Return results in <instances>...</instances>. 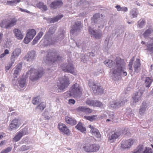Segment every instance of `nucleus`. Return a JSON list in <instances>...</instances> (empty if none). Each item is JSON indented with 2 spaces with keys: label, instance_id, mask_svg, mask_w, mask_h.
Here are the masks:
<instances>
[{
  "label": "nucleus",
  "instance_id": "1",
  "mask_svg": "<svg viewBox=\"0 0 153 153\" xmlns=\"http://www.w3.org/2000/svg\"><path fill=\"white\" fill-rule=\"evenodd\" d=\"M112 74L114 76H118L122 75L126 76L127 75L126 72L124 71L123 67V64L120 59L117 58L116 59V64L114 68H113Z\"/></svg>",
  "mask_w": 153,
  "mask_h": 153
},
{
  "label": "nucleus",
  "instance_id": "2",
  "mask_svg": "<svg viewBox=\"0 0 153 153\" xmlns=\"http://www.w3.org/2000/svg\"><path fill=\"white\" fill-rule=\"evenodd\" d=\"M82 89L79 84L75 83L71 87L70 92L65 93V96L67 97L71 96L77 97L82 94Z\"/></svg>",
  "mask_w": 153,
  "mask_h": 153
},
{
  "label": "nucleus",
  "instance_id": "3",
  "mask_svg": "<svg viewBox=\"0 0 153 153\" xmlns=\"http://www.w3.org/2000/svg\"><path fill=\"white\" fill-rule=\"evenodd\" d=\"M62 60V57L58 55L56 52H49L48 53L47 57L46 63H49L50 64H53L58 63Z\"/></svg>",
  "mask_w": 153,
  "mask_h": 153
},
{
  "label": "nucleus",
  "instance_id": "4",
  "mask_svg": "<svg viewBox=\"0 0 153 153\" xmlns=\"http://www.w3.org/2000/svg\"><path fill=\"white\" fill-rule=\"evenodd\" d=\"M44 73V71L42 68L38 70L32 68L28 71L27 74L28 75V74L30 75V79L32 81H34L42 77Z\"/></svg>",
  "mask_w": 153,
  "mask_h": 153
},
{
  "label": "nucleus",
  "instance_id": "5",
  "mask_svg": "<svg viewBox=\"0 0 153 153\" xmlns=\"http://www.w3.org/2000/svg\"><path fill=\"white\" fill-rule=\"evenodd\" d=\"M60 84L58 85L57 87L58 88L57 89H55V91L56 92H59L58 89L63 90L66 88L70 84L68 78L67 76H65L60 80Z\"/></svg>",
  "mask_w": 153,
  "mask_h": 153
},
{
  "label": "nucleus",
  "instance_id": "6",
  "mask_svg": "<svg viewBox=\"0 0 153 153\" xmlns=\"http://www.w3.org/2000/svg\"><path fill=\"white\" fill-rule=\"evenodd\" d=\"M64 31L59 30L58 34L52 39L51 42H49L51 45H53L57 43H60V42L64 38Z\"/></svg>",
  "mask_w": 153,
  "mask_h": 153
},
{
  "label": "nucleus",
  "instance_id": "7",
  "mask_svg": "<svg viewBox=\"0 0 153 153\" xmlns=\"http://www.w3.org/2000/svg\"><path fill=\"white\" fill-rule=\"evenodd\" d=\"M127 100L125 97L121 98L120 99L113 101L110 102V104L111 107L114 108H119L124 105Z\"/></svg>",
  "mask_w": 153,
  "mask_h": 153
},
{
  "label": "nucleus",
  "instance_id": "8",
  "mask_svg": "<svg viewBox=\"0 0 153 153\" xmlns=\"http://www.w3.org/2000/svg\"><path fill=\"white\" fill-rule=\"evenodd\" d=\"M88 84L89 87L94 93H103V91L102 88L100 86L97 85L94 82L89 81Z\"/></svg>",
  "mask_w": 153,
  "mask_h": 153
},
{
  "label": "nucleus",
  "instance_id": "9",
  "mask_svg": "<svg viewBox=\"0 0 153 153\" xmlns=\"http://www.w3.org/2000/svg\"><path fill=\"white\" fill-rule=\"evenodd\" d=\"M66 66V64L62 65V69L64 71L72 74L74 75L76 74V70L74 69L73 65L71 63H69Z\"/></svg>",
  "mask_w": 153,
  "mask_h": 153
},
{
  "label": "nucleus",
  "instance_id": "10",
  "mask_svg": "<svg viewBox=\"0 0 153 153\" xmlns=\"http://www.w3.org/2000/svg\"><path fill=\"white\" fill-rule=\"evenodd\" d=\"M99 148L100 147L98 145L95 144H89L83 147L84 150L87 152H96L99 150Z\"/></svg>",
  "mask_w": 153,
  "mask_h": 153
},
{
  "label": "nucleus",
  "instance_id": "11",
  "mask_svg": "<svg viewBox=\"0 0 153 153\" xmlns=\"http://www.w3.org/2000/svg\"><path fill=\"white\" fill-rule=\"evenodd\" d=\"M120 135L121 132L120 131H113L108 136V141L110 143H114Z\"/></svg>",
  "mask_w": 153,
  "mask_h": 153
},
{
  "label": "nucleus",
  "instance_id": "12",
  "mask_svg": "<svg viewBox=\"0 0 153 153\" xmlns=\"http://www.w3.org/2000/svg\"><path fill=\"white\" fill-rule=\"evenodd\" d=\"M58 128L60 132L67 135H69L70 134L71 131L65 124L62 123H59Z\"/></svg>",
  "mask_w": 153,
  "mask_h": 153
},
{
  "label": "nucleus",
  "instance_id": "13",
  "mask_svg": "<svg viewBox=\"0 0 153 153\" xmlns=\"http://www.w3.org/2000/svg\"><path fill=\"white\" fill-rule=\"evenodd\" d=\"M134 141L132 139L127 140H123L121 143V148L122 149H128L133 144Z\"/></svg>",
  "mask_w": 153,
  "mask_h": 153
},
{
  "label": "nucleus",
  "instance_id": "14",
  "mask_svg": "<svg viewBox=\"0 0 153 153\" xmlns=\"http://www.w3.org/2000/svg\"><path fill=\"white\" fill-rule=\"evenodd\" d=\"M88 29L89 33L96 39H99L101 37L102 33L101 30L95 31L90 27H88Z\"/></svg>",
  "mask_w": 153,
  "mask_h": 153
},
{
  "label": "nucleus",
  "instance_id": "15",
  "mask_svg": "<svg viewBox=\"0 0 153 153\" xmlns=\"http://www.w3.org/2000/svg\"><path fill=\"white\" fill-rule=\"evenodd\" d=\"M20 120L18 119L13 120L11 122L9 125L11 130H15L19 127L21 124Z\"/></svg>",
  "mask_w": 153,
  "mask_h": 153
},
{
  "label": "nucleus",
  "instance_id": "16",
  "mask_svg": "<svg viewBox=\"0 0 153 153\" xmlns=\"http://www.w3.org/2000/svg\"><path fill=\"white\" fill-rule=\"evenodd\" d=\"M142 88V90H140L139 92H135L132 97L133 101L135 102H137L139 100H140L142 98V95L144 91V88Z\"/></svg>",
  "mask_w": 153,
  "mask_h": 153
},
{
  "label": "nucleus",
  "instance_id": "17",
  "mask_svg": "<svg viewBox=\"0 0 153 153\" xmlns=\"http://www.w3.org/2000/svg\"><path fill=\"white\" fill-rule=\"evenodd\" d=\"M148 104L146 102H143L139 109V113L141 115H143L146 110L148 109Z\"/></svg>",
  "mask_w": 153,
  "mask_h": 153
},
{
  "label": "nucleus",
  "instance_id": "18",
  "mask_svg": "<svg viewBox=\"0 0 153 153\" xmlns=\"http://www.w3.org/2000/svg\"><path fill=\"white\" fill-rule=\"evenodd\" d=\"M62 4V2L60 1L56 0L52 2L50 5L51 8L53 9L60 7Z\"/></svg>",
  "mask_w": 153,
  "mask_h": 153
},
{
  "label": "nucleus",
  "instance_id": "19",
  "mask_svg": "<svg viewBox=\"0 0 153 153\" xmlns=\"http://www.w3.org/2000/svg\"><path fill=\"white\" fill-rule=\"evenodd\" d=\"M81 23L79 22H75V24L72 26L71 29L70 31L71 33L73 34L75 32L79 30L81 27Z\"/></svg>",
  "mask_w": 153,
  "mask_h": 153
},
{
  "label": "nucleus",
  "instance_id": "20",
  "mask_svg": "<svg viewBox=\"0 0 153 153\" xmlns=\"http://www.w3.org/2000/svg\"><path fill=\"white\" fill-rule=\"evenodd\" d=\"M88 127L91 128V132L93 135L95 136L97 138H100L101 137V134L99 131L96 128L91 125H89Z\"/></svg>",
  "mask_w": 153,
  "mask_h": 153
},
{
  "label": "nucleus",
  "instance_id": "21",
  "mask_svg": "<svg viewBox=\"0 0 153 153\" xmlns=\"http://www.w3.org/2000/svg\"><path fill=\"white\" fill-rule=\"evenodd\" d=\"M18 21V19L16 17L11 18L7 20L8 26L10 28L15 25Z\"/></svg>",
  "mask_w": 153,
  "mask_h": 153
},
{
  "label": "nucleus",
  "instance_id": "22",
  "mask_svg": "<svg viewBox=\"0 0 153 153\" xmlns=\"http://www.w3.org/2000/svg\"><path fill=\"white\" fill-rule=\"evenodd\" d=\"M65 120L67 123L72 126L75 125L77 123L76 121L73 118L68 116H66L65 117Z\"/></svg>",
  "mask_w": 153,
  "mask_h": 153
},
{
  "label": "nucleus",
  "instance_id": "23",
  "mask_svg": "<svg viewBox=\"0 0 153 153\" xmlns=\"http://www.w3.org/2000/svg\"><path fill=\"white\" fill-rule=\"evenodd\" d=\"M22 63H19L16 67V69L14 73V78H16L17 75L19 74L21 71L22 68Z\"/></svg>",
  "mask_w": 153,
  "mask_h": 153
},
{
  "label": "nucleus",
  "instance_id": "24",
  "mask_svg": "<svg viewBox=\"0 0 153 153\" xmlns=\"http://www.w3.org/2000/svg\"><path fill=\"white\" fill-rule=\"evenodd\" d=\"M15 36L18 39H21L23 38V36L22 34L21 31L18 29L15 28L13 30Z\"/></svg>",
  "mask_w": 153,
  "mask_h": 153
},
{
  "label": "nucleus",
  "instance_id": "25",
  "mask_svg": "<svg viewBox=\"0 0 153 153\" xmlns=\"http://www.w3.org/2000/svg\"><path fill=\"white\" fill-rule=\"evenodd\" d=\"M21 50L20 48H16L13 51L11 55V58L14 59L17 58L20 54Z\"/></svg>",
  "mask_w": 153,
  "mask_h": 153
},
{
  "label": "nucleus",
  "instance_id": "26",
  "mask_svg": "<svg viewBox=\"0 0 153 153\" xmlns=\"http://www.w3.org/2000/svg\"><path fill=\"white\" fill-rule=\"evenodd\" d=\"M35 52L34 51H32L29 52L26 55V57L27 58V61L32 60L35 57Z\"/></svg>",
  "mask_w": 153,
  "mask_h": 153
},
{
  "label": "nucleus",
  "instance_id": "27",
  "mask_svg": "<svg viewBox=\"0 0 153 153\" xmlns=\"http://www.w3.org/2000/svg\"><path fill=\"white\" fill-rule=\"evenodd\" d=\"M24 135L23 131H21L18 132L16 133V136L13 138V140L15 142L18 141Z\"/></svg>",
  "mask_w": 153,
  "mask_h": 153
},
{
  "label": "nucleus",
  "instance_id": "28",
  "mask_svg": "<svg viewBox=\"0 0 153 153\" xmlns=\"http://www.w3.org/2000/svg\"><path fill=\"white\" fill-rule=\"evenodd\" d=\"M143 145H140L131 153H143Z\"/></svg>",
  "mask_w": 153,
  "mask_h": 153
},
{
  "label": "nucleus",
  "instance_id": "29",
  "mask_svg": "<svg viewBox=\"0 0 153 153\" xmlns=\"http://www.w3.org/2000/svg\"><path fill=\"white\" fill-rule=\"evenodd\" d=\"M36 34V32L34 29H31L27 31V36L30 37V39H32Z\"/></svg>",
  "mask_w": 153,
  "mask_h": 153
},
{
  "label": "nucleus",
  "instance_id": "30",
  "mask_svg": "<svg viewBox=\"0 0 153 153\" xmlns=\"http://www.w3.org/2000/svg\"><path fill=\"white\" fill-rule=\"evenodd\" d=\"M104 64L107 66L108 67H109L111 68L112 67L113 65H114V68L115 66V65L116 64L115 63H114L113 62V61L112 60H105L104 62ZM112 68V69H111V71H112V73L113 72V70H112V69L113 68Z\"/></svg>",
  "mask_w": 153,
  "mask_h": 153
},
{
  "label": "nucleus",
  "instance_id": "31",
  "mask_svg": "<svg viewBox=\"0 0 153 153\" xmlns=\"http://www.w3.org/2000/svg\"><path fill=\"white\" fill-rule=\"evenodd\" d=\"M43 33L42 32H40L37 36L35 37L34 39H33V42L32 44L33 45H34L36 44L39 39L42 37L43 35Z\"/></svg>",
  "mask_w": 153,
  "mask_h": 153
},
{
  "label": "nucleus",
  "instance_id": "32",
  "mask_svg": "<svg viewBox=\"0 0 153 153\" xmlns=\"http://www.w3.org/2000/svg\"><path fill=\"white\" fill-rule=\"evenodd\" d=\"M153 32V29L152 28H149L145 31L143 35L144 37L146 38L149 36Z\"/></svg>",
  "mask_w": 153,
  "mask_h": 153
},
{
  "label": "nucleus",
  "instance_id": "33",
  "mask_svg": "<svg viewBox=\"0 0 153 153\" xmlns=\"http://www.w3.org/2000/svg\"><path fill=\"white\" fill-rule=\"evenodd\" d=\"M63 17L62 15H59L55 17L50 18L49 19L50 23H53L57 22Z\"/></svg>",
  "mask_w": 153,
  "mask_h": 153
},
{
  "label": "nucleus",
  "instance_id": "34",
  "mask_svg": "<svg viewBox=\"0 0 153 153\" xmlns=\"http://www.w3.org/2000/svg\"><path fill=\"white\" fill-rule=\"evenodd\" d=\"M76 128L82 132H83L86 130L85 128L83 126L81 122L78 123L76 126Z\"/></svg>",
  "mask_w": 153,
  "mask_h": 153
},
{
  "label": "nucleus",
  "instance_id": "35",
  "mask_svg": "<svg viewBox=\"0 0 153 153\" xmlns=\"http://www.w3.org/2000/svg\"><path fill=\"white\" fill-rule=\"evenodd\" d=\"M37 7L42 10L46 11L47 10V6L42 2H39L36 4Z\"/></svg>",
  "mask_w": 153,
  "mask_h": 153
},
{
  "label": "nucleus",
  "instance_id": "36",
  "mask_svg": "<svg viewBox=\"0 0 153 153\" xmlns=\"http://www.w3.org/2000/svg\"><path fill=\"white\" fill-rule=\"evenodd\" d=\"M152 82V80L151 78L147 77H146L145 80V86L147 88H149L151 85V84Z\"/></svg>",
  "mask_w": 153,
  "mask_h": 153
},
{
  "label": "nucleus",
  "instance_id": "37",
  "mask_svg": "<svg viewBox=\"0 0 153 153\" xmlns=\"http://www.w3.org/2000/svg\"><path fill=\"white\" fill-rule=\"evenodd\" d=\"M0 26L2 27H4L6 28H9L8 26L7 20L6 19L3 20L0 24Z\"/></svg>",
  "mask_w": 153,
  "mask_h": 153
},
{
  "label": "nucleus",
  "instance_id": "38",
  "mask_svg": "<svg viewBox=\"0 0 153 153\" xmlns=\"http://www.w3.org/2000/svg\"><path fill=\"white\" fill-rule=\"evenodd\" d=\"M46 106V103L44 102H42L37 106L36 109H38L39 111H42L45 108Z\"/></svg>",
  "mask_w": 153,
  "mask_h": 153
},
{
  "label": "nucleus",
  "instance_id": "39",
  "mask_svg": "<svg viewBox=\"0 0 153 153\" xmlns=\"http://www.w3.org/2000/svg\"><path fill=\"white\" fill-rule=\"evenodd\" d=\"M140 60L139 59H137L136 61L135 62L134 66V69L135 72H138V68L140 66Z\"/></svg>",
  "mask_w": 153,
  "mask_h": 153
},
{
  "label": "nucleus",
  "instance_id": "40",
  "mask_svg": "<svg viewBox=\"0 0 153 153\" xmlns=\"http://www.w3.org/2000/svg\"><path fill=\"white\" fill-rule=\"evenodd\" d=\"M21 1V0H13L10 1H7V4L10 5H13V4H16L19 3Z\"/></svg>",
  "mask_w": 153,
  "mask_h": 153
},
{
  "label": "nucleus",
  "instance_id": "41",
  "mask_svg": "<svg viewBox=\"0 0 153 153\" xmlns=\"http://www.w3.org/2000/svg\"><path fill=\"white\" fill-rule=\"evenodd\" d=\"M84 117L87 120L92 121L93 120H95L97 119V115H94L90 116H84Z\"/></svg>",
  "mask_w": 153,
  "mask_h": 153
},
{
  "label": "nucleus",
  "instance_id": "42",
  "mask_svg": "<svg viewBox=\"0 0 153 153\" xmlns=\"http://www.w3.org/2000/svg\"><path fill=\"white\" fill-rule=\"evenodd\" d=\"M147 50L150 52L151 54L153 53V43L147 44L146 45Z\"/></svg>",
  "mask_w": 153,
  "mask_h": 153
},
{
  "label": "nucleus",
  "instance_id": "43",
  "mask_svg": "<svg viewBox=\"0 0 153 153\" xmlns=\"http://www.w3.org/2000/svg\"><path fill=\"white\" fill-rule=\"evenodd\" d=\"M19 85L21 88H23L25 85V80L24 79H21L19 81Z\"/></svg>",
  "mask_w": 153,
  "mask_h": 153
},
{
  "label": "nucleus",
  "instance_id": "44",
  "mask_svg": "<svg viewBox=\"0 0 153 153\" xmlns=\"http://www.w3.org/2000/svg\"><path fill=\"white\" fill-rule=\"evenodd\" d=\"M10 60L11 62L9 63L8 65L5 67L6 70H9L12 66L13 64L14 63L15 61L14 59H13V58H11Z\"/></svg>",
  "mask_w": 153,
  "mask_h": 153
},
{
  "label": "nucleus",
  "instance_id": "45",
  "mask_svg": "<svg viewBox=\"0 0 153 153\" xmlns=\"http://www.w3.org/2000/svg\"><path fill=\"white\" fill-rule=\"evenodd\" d=\"M131 13L133 18L136 17L138 14V11L137 9H134L131 11Z\"/></svg>",
  "mask_w": 153,
  "mask_h": 153
},
{
  "label": "nucleus",
  "instance_id": "46",
  "mask_svg": "<svg viewBox=\"0 0 153 153\" xmlns=\"http://www.w3.org/2000/svg\"><path fill=\"white\" fill-rule=\"evenodd\" d=\"M93 106L101 107L102 106V104L101 102L99 101H94Z\"/></svg>",
  "mask_w": 153,
  "mask_h": 153
},
{
  "label": "nucleus",
  "instance_id": "47",
  "mask_svg": "<svg viewBox=\"0 0 153 153\" xmlns=\"http://www.w3.org/2000/svg\"><path fill=\"white\" fill-rule=\"evenodd\" d=\"M56 30L55 27L54 26L51 27H50L48 31L49 34L50 35L54 33L55 32Z\"/></svg>",
  "mask_w": 153,
  "mask_h": 153
},
{
  "label": "nucleus",
  "instance_id": "48",
  "mask_svg": "<svg viewBox=\"0 0 153 153\" xmlns=\"http://www.w3.org/2000/svg\"><path fill=\"white\" fill-rule=\"evenodd\" d=\"M145 21L144 19H143L139 23L138 25L140 28H142L145 25Z\"/></svg>",
  "mask_w": 153,
  "mask_h": 153
},
{
  "label": "nucleus",
  "instance_id": "49",
  "mask_svg": "<svg viewBox=\"0 0 153 153\" xmlns=\"http://www.w3.org/2000/svg\"><path fill=\"white\" fill-rule=\"evenodd\" d=\"M30 37H29L27 36V34L26 36L25 37L24 40V42L26 44L28 43L32 39H30Z\"/></svg>",
  "mask_w": 153,
  "mask_h": 153
},
{
  "label": "nucleus",
  "instance_id": "50",
  "mask_svg": "<svg viewBox=\"0 0 153 153\" xmlns=\"http://www.w3.org/2000/svg\"><path fill=\"white\" fill-rule=\"evenodd\" d=\"M94 100H88L86 101V103L90 106H93Z\"/></svg>",
  "mask_w": 153,
  "mask_h": 153
},
{
  "label": "nucleus",
  "instance_id": "51",
  "mask_svg": "<svg viewBox=\"0 0 153 153\" xmlns=\"http://www.w3.org/2000/svg\"><path fill=\"white\" fill-rule=\"evenodd\" d=\"M39 102V99L38 97L33 98L32 101V102L34 105L38 103Z\"/></svg>",
  "mask_w": 153,
  "mask_h": 153
},
{
  "label": "nucleus",
  "instance_id": "52",
  "mask_svg": "<svg viewBox=\"0 0 153 153\" xmlns=\"http://www.w3.org/2000/svg\"><path fill=\"white\" fill-rule=\"evenodd\" d=\"M85 107L84 106L79 107L77 109V110L79 111H82L84 112H85Z\"/></svg>",
  "mask_w": 153,
  "mask_h": 153
},
{
  "label": "nucleus",
  "instance_id": "53",
  "mask_svg": "<svg viewBox=\"0 0 153 153\" xmlns=\"http://www.w3.org/2000/svg\"><path fill=\"white\" fill-rule=\"evenodd\" d=\"M152 149L149 148H146L144 151L143 153H152Z\"/></svg>",
  "mask_w": 153,
  "mask_h": 153
},
{
  "label": "nucleus",
  "instance_id": "54",
  "mask_svg": "<svg viewBox=\"0 0 153 153\" xmlns=\"http://www.w3.org/2000/svg\"><path fill=\"white\" fill-rule=\"evenodd\" d=\"M92 112V110L89 108L85 107V113L86 114L90 113Z\"/></svg>",
  "mask_w": 153,
  "mask_h": 153
},
{
  "label": "nucleus",
  "instance_id": "55",
  "mask_svg": "<svg viewBox=\"0 0 153 153\" xmlns=\"http://www.w3.org/2000/svg\"><path fill=\"white\" fill-rule=\"evenodd\" d=\"M75 102V100L72 99H70L68 101V103L69 104H74Z\"/></svg>",
  "mask_w": 153,
  "mask_h": 153
},
{
  "label": "nucleus",
  "instance_id": "56",
  "mask_svg": "<svg viewBox=\"0 0 153 153\" xmlns=\"http://www.w3.org/2000/svg\"><path fill=\"white\" fill-rule=\"evenodd\" d=\"M19 10L21 11L22 12H26L27 13H29L30 12L28 10H27L26 9H23L21 8H19Z\"/></svg>",
  "mask_w": 153,
  "mask_h": 153
},
{
  "label": "nucleus",
  "instance_id": "57",
  "mask_svg": "<svg viewBox=\"0 0 153 153\" xmlns=\"http://www.w3.org/2000/svg\"><path fill=\"white\" fill-rule=\"evenodd\" d=\"M12 148L10 147H7L6 149L4 150L7 153L10 152L12 150Z\"/></svg>",
  "mask_w": 153,
  "mask_h": 153
},
{
  "label": "nucleus",
  "instance_id": "58",
  "mask_svg": "<svg viewBox=\"0 0 153 153\" xmlns=\"http://www.w3.org/2000/svg\"><path fill=\"white\" fill-rule=\"evenodd\" d=\"M22 149L24 150H27L29 149V147L26 146H23L22 147Z\"/></svg>",
  "mask_w": 153,
  "mask_h": 153
},
{
  "label": "nucleus",
  "instance_id": "59",
  "mask_svg": "<svg viewBox=\"0 0 153 153\" xmlns=\"http://www.w3.org/2000/svg\"><path fill=\"white\" fill-rule=\"evenodd\" d=\"M133 64V61H130L128 64V66L129 67V69L130 70H132V65Z\"/></svg>",
  "mask_w": 153,
  "mask_h": 153
},
{
  "label": "nucleus",
  "instance_id": "60",
  "mask_svg": "<svg viewBox=\"0 0 153 153\" xmlns=\"http://www.w3.org/2000/svg\"><path fill=\"white\" fill-rule=\"evenodd\" d=\"M128 9L127 7H122L121 10V11H124V12H126L127 11Z\"/></svg>",
  "mask_w": 153,
  "mask_h": 153
},
{
  "label": "nucleus",
  "instance_id": "61",
  "mask_svg": "<svg viewBox=\"0 0 153 153\" xmlns=\"http://www.w3.org/2000/svg\"><path fill=\"white\" fill-rule=\"evenodd\" d=\"M115 7L117 8V11H120L121 10L122 7L120 5H117L115 6Z\"/></svg>",
  "mask_w": 153,
  "mask_h": 153
},
{
  "label": "nucleus",
  "instance_id": "62",
  "mask_svg": "<svg viewBox=\"0 0 153 153\" xmlns=\"http://www.w3.org/2000/svg\"><path fill=\"white\" fill-rule=\"evenodd\" d=\"M86 15V13L83 12L80 14H79V16H80L84 17Z\"/></svg>",
  "mask_w": 153,
  "mask_h": 153
},
{
  "label": "nucleus",
  "instance_id": "63",
  "mask_svg": "<svg viewBox=\"0 0 153 153\" xmlns=\"http://www.w3.org/2000/svg\"><path fill=\"white\" fill-rule=\"evenodd\" d=\"M3 36V34L0 32V43H1L2 41Z\"/></svg>",
  "mask_w": 153,
  "mask_h": 153
},
{
  "label": "nucleus",
  "instance_id": "64",
  "mask_svg": "<svg viewBox=\"0 0 153 153\" xmlns=\"http://www.w3.org/2000/svg\"><path fill=\"white\" fill-rule=\"evenodd\" d=\"M4 53L6 55V54H8L9 53V51L7 49L4 51Z\"/></svg>",
  "mask_w": 153,
  "mask_h": 153
}]
</instances>
